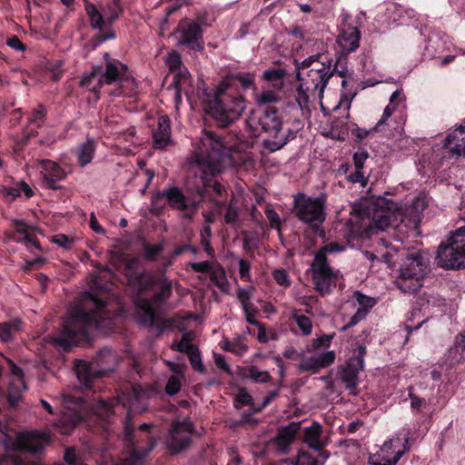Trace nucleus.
<instances>
[{"instance_id":"obj_1","label":"nucleus","mask_w":465,"mask_h":465,"mask_svg":"<svg viewBox=\"0 0 465 465\" xmlns=\"http://www.w3.org/2000/svg\"><path fill=\"white\" fill-rule=\"evenodd\" d=\"M111 319L112 314L107 304L94 294L85 292L79 303L69 311L62 333L54 341L67 349L86 340L92 330L109 327Z\"/></svg>"},{"instance_id":"obj_2","label":"nucleus","mask_w":465,"mask_h":465,"mask_svg":"<svg viewBox=\"0 0 465 465\" xmlns=\"http://www.w3.org/2000/svg\"><path fill=\"white\" fill-rule=\"evenodd\" d=\"M200 143L195 157L190 163L194 175H200L201 184L196 186L195 191L201 198L206 187H212L216 193L222 194L224 187L213 178L222 171L226 147L212 132L203 133Z\"/></svg>"},{"instance_id":"obj_3","label":"nucleus","mask_w":465,"mask_h":465,"mask_svg":"<svg viewBox=\"0 0 465 465\" xmlns=\"http://www.w3.org/2000/svg\"><path fill=\"white\" fill-rule=\"evenodd\" d=\"M147 391L140 386H133L126 390V391L122 392L116 404H113L112 402H102V408L105 412L114 411L120 406V404L124 408L127 409V419L124 423V432L125 440L129 445L128 448L130 449V454L128 458L122 460L120 465H143L145 457L154 447V441H152L145 450L140 451L136 449L131 436L133 431V426L130 422L131 414L145 411L147 408Z\"/></svg>"},{"instance_id":"obj_4","label":"nucleus","mask_w":465,"mask_h":465,"mask_svg":"<svg viewBox=\"0 0 465 465\" xmlns=\"http://www.w3.org/2000/svg\"><path fill=\"white\" fill-rule=\"evenodd\" d=\"M81 84L95 94H98L105 85H114V90L105 92L110 95L127 96L135 94L137 85L128 67L117 60L108 61L104 70L102 67L94 68L90 74L83 77Z\"/></svg>"},{"instance_id":"obj_5","label":"nucleus","mask_w":465,"mask_h":465,"mask_svg":"<svg viewBox=\"0 0 465 465\" xmlns=\"http://www.w3.org/2000/svg\"><path fill=\"white\" fill-rule=\"evenodd\" d=\"M344 61V58L340 57L333 67L331 61L324 55L311 56L298 67L297 77L304 83L307 90H312L319 98H322L329 79L334 72L342 78L341 85L345 88L348 70L341 64Z\"/></svg>"},{"instance_id":"obj_6","label":"nucleus","mask_w":465,"mask_h":465,"mask_svg":"<svg viewBox=\"0 0 465 465\" xmlns=\"http://www.w3.org/2000/svg\"><path fill=\"white\" fill-rule=\"evenodd\" d=\"M203 104L205 113L223 127L237 120L245 109L243 98L231 90L229 79L223 80L213 96L207 95Z\"/></svg>"},{"instance_id":"obj_7","label":"nucleus","mask_w":465,"mask_h":465,"mask_svg":"<svg viewBox=\"0 0 465 465\" xmlns=\"http://www.w3.org/2000/svg\"><path fill=\"white\" fill-rule=\"evenodd\" d=\"M85 11L93 28L98 29L99 34L94 38V47L98 46L106 40L115 37L111 28L112 23L117 20L123 13V7L119 0L100 4L98 6L92 4H85Z\"/></svg>"},{"instance_id":"obj_8","label":"nucleus","mask_w":465,"mask_h":465,"mask_svg":"<svg viewBox=\"0 0 465 465\" xmlns=\"http://www.w3.org/2000/svg\"><path fill=\"white\" fill-rule=\"evenodd\" d=\"M393 205L392 202L381 199L368 206L367 214L360 216L361 223L357 232L371 236L379 231L397 226L399 221L402 222V213L397 209H392Z\"/></svg>"},{"instance_id":"obj_9","label":"nucleus","mask_w":465,"mask_h":465,"mask_svg":"<svg viewBox=\"0 0 465 465\" xmlns=\"http://www.w3.org/2000/svg\"><path fill=\"white\" fill-rule=\"evenodd\" d=\"M435 262L445 270L465 268V226L450 232L439 244Z\"/></svg>"},{"instance_id":"obj_10","label":"nucleus","mask_w":465,"mask_h":465,"mask_svg":"<svg viewBox=\"0 0 465 465\" xmlns=\"http://www.w3.org/2000/svg\"><path fill=\"white\" fill-rule=\"evenodd\" d=\"M145 282L150 286L156 284L159 291L154 295L153 300L139 299L136 302V317L142 325L151 326L154 322L155 310L158 303L168 299L172 293V282L164 277L156 282L152 275L145 278Z\"/></svg>"},{"instance_id":"obj_11","label":"nucleus","mask_w":465,"mask_h":465,"mask_svg":"<svg viewBox=\"0 0 465 465\" xmlns=\"http://www.w3.org/2000/svg\"><path fill=\"white\" fill-rule=\"evenodd\" d=\"M428 266L420 253H413L404 260L400 275L396 281L398 287L404 292H415L422 285Z\"/></svg>"},{"instance_id":"obj_12","label":"nucleus","mask_w":465,"mask_h":465,"mask_svg":"<svg viewBox=\"0 0 465 465\" xmlns=\"http://www.w3.org/2000/svg\"><path fill=\"white\" fill-rule=\"evenodd\" d=\"M310 94L317 96L312 90H307L304 83L301 82V84L296 90L295 102L289 103L282 108V113L284 116L287 117L286 121L292 122V129L289 131L287 138L282 139L278 143L280 146L293 140L297 134L303 128V118L306 111H308L307 105Z\"/></svg>"},{"instance_id":"obj_13","label":"nucleus","mask_w":465,"mask_h":465,"mask_svg":"<svg viewBox=\"0 0 465 465\" xmlns=\"http://www.w3.org/2000/svg\"><path fill=\"white\" fill-rule=\"evenodd\" d=\"M283 121L278 116L276 110L266 108L258 118V124L262 130L272 136L274 140H266L264 145L272 152L282 148L285 144L279 145L282 139L287 138L289 131L292 129V122H287V117L282 112Z\"/></svg>"},{"instance_id":"obj_14","label":"nucleus","mask_w":465,"mask_h":465,"mask_svg":"<svg viewBox=\"0 0 465 465\" xmlns=\"http://www.w3.org/2000/svg\"><path fill=\"white\" fill-rule=\"evenodd\" d=\"M325 199L323 196L312 198L303 193L294 199V209L297 217L312 226H318L325 220Z\"/></svg>"},{"instance_id":"obj_15","label":"nucleus","mask_w":465,"mask_h":465,"mask_svg":"<svg viewBox=\"0 0 465 465\" xmlns=\"http://www.w3.org/2000/svg\"><path fill=\"white\" fill-rule=\"evenodd\" d=\"M312 280L315 289L322 295L328 294L336 286L338 280L341 277L338 271H333L327 261H323L322 255H315L311 265Z\"/></svg>"},{"instance_id":"obj_16","label":"nucleus","mask_w":465,"mask_h":465,"mask_svg":"<svg viewBox=\"0 0 465 465\" xmlns=\"http://www.w3.org/2000/svg\"><path fill=\"white\" fill-rule=\"evenodd\" d=\"M408 440L394 436L369 457L371 465H396L406 450Z\"/></svg>"},{"instance_id":"obj_17","label":"nucleus","mask_w":465,"mask_h":465,"mask_svg":"<svg viewBox=\"0 0 465 465\" xmlns=\"http://www.w3.org/2000/svg\"><path fill=\"white\" fill-rule=\"evenodd\" d=\"M63 405L62 416L54 425L61 433L68 434L83 419L82 412L84 409V402L80 398L63 395Z\"/></svg>"},{"instance_id":"obj_18","label":"nucleus","mask_w":465,"mask_h":465,"mask_svg":"<svg viewBox=\"0 0 465 465\" xmlns=\"http://www.w3.org/2000/svg\"><path fill=\"white\" fill-rule=\"evenodd\" d=\"M404 102L405 98L403 94L401 91L396 90L391 95L389 104L384 108L383 114L376 125L371 130L357 127L354 130V134L360 140L366 138L371 132L379 131L383 125L388 124L389 118L395 114H399L401 124H403L405 121L403 114L406 109Z\"/></svg>"},{"instance_id":"obj_19","label":"nucleus","mask_w":465,"mask_h":465,"mask_svg":"<svg viewBox=\"0 0 465 465\" xmlns=\"http://www.w3.org/2000/svg\"><path fill=\"white\" fill-rule=\"evenodd\" d=\"M165 64L173 74V81L171 86L175 90L174 99L177 105L182 101L181 90L190 82V74L182 64L181 56L176 52H172L166 56Z\"/></svg>"},{"instance_id":"obj_20","label":"nucleus","mask_w":465,"mask_h":465,"mask_svg":"<svg viewBox=\"0 0 465 465\" xmlns=\"http://www.w3.org/2000/svg\"><path fill=\"white\" fill-rule=\"evenodd\" d=\"M193 434V425L188 419L182 421H175L172 425L170 431V439L167 441V446L173 452H179L191 442L192 435Z\"/></svg>"},{"instance_id":"obj_21","label":"nucleus","mask_w":465,"mask_h":465,"mask_svg":"<svg viewBox=\"0 0 465 465\" xmlns=\"http://www.w3.org/2000/svg\"><path fill=\"white\" fill-rule=\"evenodd\" d=\"M364 354L365 348L360 345L356 355L347 361L346 367L341 373V381L345 383L351 394H356L358 374L364 367Z\"/></svg>"},{"instance_id":"obj_22","label":"nucleus","mask_w":465,"mask_h":465,"mask_svg":"<svg viewBox=\"0 0 465 465\" xmlns=\"http://www.w3.org/2000/svg\"><path fill=\"white\" fill-rule=\"evenodd\" d=\"M175 35L180 45H186L192 50L203 48L202 29L197 23L187 20L180 23Z\"/></svg>"},{"instance_id":"obj_23","label":"nucleus","mask_w":465,"mask_h":465,"mask_svg":"<svg viewBox=\"0 0 465 465\" xmlns=\"http://www.w3.org/2000/svg\"><path fill=\"white\" fill-rule=\"evenodd\" d=\"M37 168L46 184L52 188H57V183L65 179L68 173L72 172L70 166L64 167L56 162L51 160H38Z\"/></svg>"},{"instance_id":"obj_24","label":"nucleus","mask_w":465,"mask_h":465,"mask_svg":"<svg viewBox=\"0 0 465 465\" xmlns=\"http://www.w3.org/2000/svg\"><path fill=\"white\" fill-rule=\"evenodd\" d=\"M47 442L48 436L45 433L27 431L19 433L13 445L15 450L35 454L39 452Z\"/></svg>"},{"instance_id":"obj_25","label":"nucleus","mask_w":465,"mask_h":465,"mask_svg":"<svg viewBox=\"0 0 465 465\" xmlns=\"http://www.w3.org/2000/svg\"><path fill=\"white\" fill-rule=\"evenodd\" d=\"M157 198L165 199L168 204L177 210L195 211L200 200H186L183 192L178 187H169L156 194Z\"/></svg>"},{"instance_id":"obj_26","label":"nucleus","mask_w":465,"mask_h":465,"mask_svg":"<svg viewBox=\"0 0 465 465\" xmlns=\"http://www.w3.org/2000/svg\"><path fill=\"white\" fill-rule=\"evenodd\" d=\"M14 232L12 239L15 242L25 243L26 246H33L40 249V244L35 236V227L26 224L22 220H14Z\"/></svg>"},{"instance_id":"obj_27","label":"nucleus","mask_w":465,"mask_h":465,"mask_svg":"<svg viewBox=\"0 0 465 465\" xmlns=\"http://www.w3.org/2000/svg\"><path fill=\"white\" fill-rule=\"evenodd\" d=\"M5 361L8 363L11 374L13 376L10 382L7 398L10 405L15 406L20 401L22 391L25 389V385L23 380L22 370L11 360L5 359Z\"/></svg>"},{"instance_id":"obj_28","label":"nucleus","mask_w":465,"mask_h":465,"mask_svg":"<svg viewBox=\"0 0 465 465\" xmlns=\"http://www.w3.org/2000/svg\"><path fill=\"white\" fill-rule=\"evenodd\" d=\"M353 299L358 304V308L354 315L351 318L349 323L341 328L345 331L348 328L356 325L359 322L365 318L370 310L376 304V300L372 297L366 296L360 292L353 293Z\"/></svg>"},{"instance_id":"obj_29","label":"nucleus","mask_w":465,"mask_h":465,"mask_svg":"<svg viewBox=\"0 0 465 465\" xmlns=\"http://www.w3.org/2000/svg\"><path fill=\"white\" fill-rule=\"evenodd\" d=\"M334 351H327L320 354L302 360L301 369L302 371L316 372L320 369L330 366L335 360Z\"/></svg>"},{"instance_id":"obj_30","label":"nucleus","mask_w":465,"mask_h":465,"mask_svg":"<svg viewBox=\"0 0 465 465\" xmlns=\"http://www.w3.org/2000/svg\"><path fill=\"white\" fill-rule=\"evenodd\" d=\"M300 428V423L291 422L287 426L281 429L274 440L278 451L282 453L288 452L289 447L294 440Z\"/></svg>"},{"instance_id":"obj_31","label":"nucleus","mask_w":465,"mask_h":465,"mask_svg":"<svg viewBox=\"0 0 465 465\" xmlns=\"http://www.w3.org/2000/svg\"><path fill=\"white\" fill-rule=\"evenodd\" d=\"M360 38L361 35L357 27L348 26L342 29L338 37V44L342 53L354 52L359 47Z\"/></svg>"},{"instance_id":"obj_32","label":"nucleus","mask_w":465,"mask_h":465,"mask_svg":"<svg viewBox=\"0 0 465 465\" xmlns=\"http://www.w3.org/2000/svg\"><path fill=\"white\" fill-rule=\"evenodd\" d=\"M303 440L311 449L318 451L327 445V440L322 438V427L318 423H312L304 429Z\"/></svg>"},{"instance_id":"obj_33","label":"nucleus","mask_w":465,"mask_h":465,"mask_svg":"<svg viewBox=\"0 0 465 465\" xmlns=\"http://www.w3.org/2000/svg\"><path fill=\"white\" fill-rule=\"evenodd\" d=\"M153 136L155 148H163L170 143V121L166 115L158 119L157 128L153 130Z\"/></svg>"},{"instance_id":"obj_34","label":"nucleus","mask_w":465,"mask_h":465,"mask_svg":"<svg viewBox=\"0 0 465 465\" xmlns=\"http://www.w3.org/2000/svg\"><path fill=\"white\" fill-rule=\"evenodd\" d=\"M330 453L322 451L319 454V459L311 457L306 451L298 452L295 459H289L285 462L289 465H323L329 459Z\"/></svg>"},{"instance_id":"obj_35","label":"nucleus","mask_w":465,"mask_h":465,"mask_svg":"<svg viewBox=\"0 0 465 465\" xmlns=\"http://www.w3.org/2000/svg\"><path fill=\"white\" fill-rule=\"evenodd\" d=\"M285 76L286 70L282 67L265 70L262 74V78L268 84L276 90H281L283 87Z\"/></svg>"},{"instance_id":"obj_36","label":"nucleus","mask_w":465,"mask_h":465,"mask_svg":"<svg viewBox=\"0 0 465 465\" xmlns=\"http://www.w3.org/2000/svg\"><path fill=\"white\" fill-rule=\"evenodd\" d=\"M21 331V322L18 319L0 322V341L4 342L10 341L13 337Z\"/></svg>"},{"instance_id":"obj_37","label":"nucleus","mask_w":465,"mask_h":465,"mask_svg":"<svg viewBox=\"0 0 465 465\" xmlns=\"http://www.w3.org/2000/svg\"><path fill=\"white\" fill-rule=\"evenodd\" d=\"M95 152V143L92 139H87L77 150L78 162L81 166H85L93 160Z\"/></svg>"},{"instance_id":"obj_38","label":"nucleus","mask_w":465,"mask_h":465,"mask_svg":"<svg viewBox=\"0 0 465 465\" xmlns=\"http://www.w3.org/2000/svg\"><path fill=\"white\" fill-rule=\"evenodd\" d=\"M211 273V279L212 282L223 292H229L230 290V283L227 280L225 271L223 268L219 265L218 263H215L214 267L213 268Z\"/></svg>"},{"instance_id":"obj_39","label":"nucleus","mask_w":465,"mask_h":465,"mask_svg":"<svg viewBox=\"0 0 465 465\" xmlns=\"http://www.w3.org/2000/svg\"><path fill=\"white\" fill-rule=\"evenodd\" d=\"M75 372L78 380L84 385L88 386L92 378L94 376V372L91 371L90 365L82 360H79L75 363Z\"/></svg>"},{"instance_id":"obj_40","label":"nucleus","mask_w":465,"mask_h":465,"mask_svg":"<svg viewBox=\"0 0 465 465\" xmlns=\"http://www.w3.org/2000/svg\"><path fill=\"white\" fill-rule=\"evenodd\" d=\"M292 317L295 321L296 324L300 328L302 335H309L312 330V321L305 315L300 314V312L296 309L292 310Z\"/></svg>"},{"instance_id":"obj_41","label":"nucleus","mask_w":465,"mask_h":465,"mask_svg":"<svg viewBox=\"0 0 465 465\" xmlns=\"http://www.w3.org/2000/svg\"><path fill=\"white\" fill-rule=\"evenodd\" d=\"M278 90L274 89H264L256 95V102L260 105L275 104L280 101V95L277 93Z\"/></svg>"},{"instance_id":"obj_42","label":"nucleus","mask_w":465,"mask_h":465,"mask_svg":"<svg viewBox=\"0 0 465 465\" xmlns=\"http://www.w3.org/2000/svg\"><path fill=\"white\" fill-rule=\"evenodd\" d=\"M182 374L173 375L168 379L165 385V391L168 395H175L180 391L182 386Z\"/></svg>"},{"instance_id":"obj_43","label":"nucleus","mask_w":465,"mask_h":465,"mask_svg":"<svg viewBox=\"0 0 465 465\" xmlns=\"http://www.w3.org/2000/svg\"><path fill=\"white\" fill-rule=\"evenodd\" d=\"M355 95H356V92H354V91H349V92L342 93L341 95L339 104H337L336 107H334V110L343 109L344 111L347 112L346 117H348L349 116L348 111L351 108V102L354 99Z\"/></svg>"},{"instance_id":"obj_44","label":"nucleus","mask_w":465,"mask_h":465,"mask_svg":"<svg viewBox=\"0 0 465 465\" xmlns=\"http://www.w3.org/2000/svg\"><path fill=\"white\" fill-rule=\"evenodd\" d=\"M249 375L253 381H255L257 382H267V381H269V380L271 378L268 371H261L256 366L250 367Z\"/></svg>"},{"instance_id":"obj_45","label":"nucleus","mask_w":465,"mask_h":465,"mask_svg":"<svg viewBox=\"0 0 465 465\" xmlns=\"http://www.w3.org/2000/svg\"><path fill=\"white\" fill-rule=\"evenodd\" d=\"M344 251V246L337 242H330L322 247L315 255H322L323 261H327V253H335Z\"/></svg>"},{"instance_id":"obj_46","label":"nucleus","mask_w":465,"mask_h":465,"mask_svg":"<svg viewBox=\"0 0 465 465\" xmlns=\"http://www.w3.org/2000/svg\"><path fill=\"white\" fill-rule=\"evenodd\" d=\"M253 288H239L237 291V299L241 303L242 307H246L248 305H252L251 298L252 295Z\"/></svg>"},{"instance_id":"obj_47","label":"nucleus","mask_w":465,"mask_h":465,"mask_svg":"<svg viewBox=\"0 0 465 465\" xmlns=\"http://www.w3.org/2000/svg\"><path fill=\"white\" fill-rule=\"evenodd\" d=\"M273 278L278 284L283 287H289L291 284V281L288 275V272L284 269H277L273 271Z\"/></svg>"},{"instance_id":"obj_48","label":"nucleus","mask_w":465,"mask_h":465,"mask_svg":"<svg viewBox=\"0 0 465 465\" xmlns=\"http://www.w3.org/2000/svg\"><path fill=\"white\" fill-rule=\"evenodd\" d=\"M52 242L65 250L72 249L74 242L73 239L69 238L65 234L54 235L52 238Z\"/></svg>"},{"instance_id":"obj_49","label":"nucleus","mask_w":465,"mask_h":465,"mask_svg":"<svg viewBox=\"0 0 465 465\" xmlns=\"http://www.w3.org/2000/svg\"><path fill=\"white\" fill-rule=\"evenodd\" d=\"M265 215L269 220L271 226L280 231L281 222L277 213L272 208L270 204L266 205Z\"/></svg>"},{"instance_id":"obj_50","label":"nucleus","mask_w":465,"mask_h":465,"mask_svg":"<svg viewBox=\"0 0 465 465\" xmlns=\"http://www.w3.org/2000/svg\"><path fill=\"white\" fill-rule=\"evenodd\" d=\"M251 264L248 261L240 259L239 260V273L242 280L246 282L252 281L251 276Z\"/></svg>"},{"instance_id":"obj_51","label":"nucleus","mask_w":465,"mask_h":465,"mask_svg":"<svg viewBox=\"0 0 465 465\" xmlns=\"http://www.w3.org/2000/svg\"><path fill=\"white\" fill-rule=\"evenodd\" d=\"M190 362L193 369L199 371H203V365L201 361V357L198 350L194 347L191 351L188 352Z\"/></svg>"},{"instance_id":"obj_52","label":"nucleus","mask_w":465,"mask_h":465,"mask_svg":"<svg viewBox=\"0 0 465 465\" xmlns=\"http://www.w3.org/2000/svg\"><path fill=\"white\" fill-rule=\"evenodd\" d=\"M399 13H401L400 16V24L401 25H409L412 19L416 17V12L413 9H403L398 8Z\"/></svg>"},{"instance_id":"obj_53","label":"nucleus","mask_w":465,"mask_h":465,"mask_svg":"<svg viewBox=\"0 0 465 465\" xmlns=\"http://www.w3.org/2000/svg\"><path fill=\"white\" fill-rule=\"evenodd\" d=\"M215 263L216 262L206 261L201 262H192L190 263V266L194 272H211Z\"/></svg>"},{"instance_id":"obj_54","label":"nucleus","mask_w":465,"mask_h":465,"mask_svg":"<svg viewBox=\"0 0 465 465\" xmlns=\"http://www.w3.org/2000/svg\"><path fill=\"white\" fill-rule=\"evenodd\" d=\"M428 206V201L426 196L419 195L413 201L411 207L413 211L417 213H422L425 208Z\"/></svg>"},{"instance_id":"obj_55","label":"nucleus","mask_w":465,"mask_h":465,"mask_svg":"<svg viewBox=\"0 0 465 465\" xmlns=\"http://www.w3.org/2000/svg\"><path fill=\"white\" fill-rule=\"evenodd\" d=\"M242 309L244 312L245 320L248 323H250L252 325L259 324L260 322H258L254 319V317L257 313V310L254 308V306L252 304L248 305L246 307H242Z\"/></svg>"},{"instance_id":"obj_56","label":"nucleus","mask_w":465,"mask_h":465,"mask_svg":"<svg viewBox=\"0 0 465 465\" xmlns=\"http://www.w3.org/2000/svg\"><path fill=\"white\" fill-rule=\"evenodd\" d=\"M369 154L365 150H359L353 155L355 169H362Z\"/></svg>"},{"instance_id":"obj_57","label":"nucleus","mask_w":465,"mask_h":465,"mask_svg":"<svg viewBox=\"0 0 465 465\" xmlns=\"http://www.w3.org/2000/svg\"><path fill=\"white\" fill-rule=\"evenodd\" d=\"M45 116V109L42 105H40L33 113V114L30 118V123L35 124L36 126H40L44 123Z\"/></svg>"},{"instance_id":"obj_58","label":"nucleus","mask_w":465,"mask_h":465,"mask_svg":"<svg viewBox=\"0 0 465 465\" xmlns=\"http://www.w3.org/2000/svg\"><path fill=\"white\" fill-rule=\"evenodd\" d=\"M116 360L115 354L110 349H104L98 354V361L101 365H104L109 361H114Z\"/></svg>"},{"instance_id":"obj_59","label":"nucleus","mask_w":465,"mask_h":465,"mask_svg":"<svg viewBox=\"0 0 465 465\" xmlns=\"http://www.w3.org/2000/svg\"><path fill=\"white\" fill-rule=\"evenodd\" d=\"M334 337V333L331 335H322L313 340L312 346L314 349H320L322 347H329L331 340Z\"/></svg>"},{"instance_id":"obj_60","label":"nucleus","mask_w":465,"mask_h":465,"mask_svg":"<svg viewBox=\"0 0 465 465\" xmlns=\"http://www.w3.org/2000/svg\"><path fill=\"white\" fill-rule=\"evenodd\" d=\"M362 169H356L355 173H351L349 175V181L351 183H360L362 186H365L368 182V177H366L361 171Z\"/></svg>"},{"instance_id":"obj_61","label":"nucleus","mask_w":465,"mask_h":465,"mask_svg":"<svg viewBox=\"0 0 465 465\" xmlns=\"http://www.w3.org/2000/svg\"><path fill=\"white\" fill-rule=\"evenodd\" d=\"M411 399V408L414 411H420L424 405V400L414 395L411 391L409 392Z\"/></svg>"},{"instance_id":"obj_62","label":"nucleus","mask_w":465,"mask_h":465,"mask_svg":"<svg viewBox=\"0 0 465 465\" xmlns=\"http://www.w3.org/2000/svg\"><path fill=\"white\" fill-rule=\"evenodd\" d=\"M7 45L17 51H24L25 49V45L16 36H12L6 42Z\"/></svg>"},{"instance_id":"obj_63","label":"nucleus","mask_w":465,"mask_h":465,"mask_svg":"<svg viewBox=\"0 0 465 465\" xmlns=\"http://www.w3.org/2000/svg\"><path fill=\"white\" fill-rule=\"evenodd\" d=\"M162 251L160 245H148L145 247V256L149 260H153Z\"/></svg>"},{"instance_id":"obj_64","label":"nucleus","mask_w":465,"mask_h":465,"mask_svg":"<svg viewBox=\"0 0 465 465\" xmlns=\"http://www.w3.org/2000/svg\"><path fill=\"white\" fill-rule=\"evenodd\" d=\"M175 346V344H173ZM194 346L189 342L186 339L183 338L178 344H176V349L179 351L189 352L191 351Z\"/></svg>"}]
</instances>
